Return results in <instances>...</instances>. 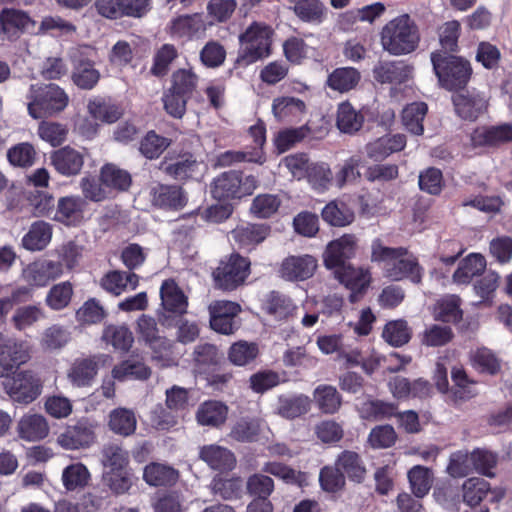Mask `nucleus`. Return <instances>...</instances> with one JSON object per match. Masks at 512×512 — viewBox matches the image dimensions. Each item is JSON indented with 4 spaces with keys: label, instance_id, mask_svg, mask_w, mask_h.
I'll list each match as a JSON object with an SVG mask.
<instances>
[{
    "label": "nucleus",
    "instance_id": "nucleus-1",
    "mask_svg": "<svg viewBox=\"0 0 512 512\" xmlns=\"http://www.w3.org/2000/svg\"><path fill=\"white\" fill-rule=\"evenodd\" d=\"M371 261L378 263L383 276L392 281L408 278L418 284L422 280L423 269L417 258L404 247H387L376 239L371 245Z\"/></svg>",
    "mask_w": 512,
    "mask_h": 512
},
{
    "label": "nucleus",
    "instance_id": "nucleus-2",
    "mask_svg": "<svg viewBox=\"0 0 512 512\" xmlns=\"http://www.w3.org/2000/svg\"><path fill=\"white\" fill-rule=\"evenodd\" d=\"M420 41L419 27L409 14L391 19L380 31L381 47L392 56H404L415 52Z\"/></svg>",
    "mask_w": 512,
    "mask_h": 512
},
{
    "label": "nucleus",
    "instance_id": "nucleus-3",
    "mask_svg": "<svg viewBox=\"0 0 512 512\" xmlns=\"http://www.w3.org/2000/svg\"><path fill=\"white\" fill-rule=\"evenodd\" d=\"M273 29L263 22H253L239 35L236 63L247 67L271 54Z\"/></svg>",
    "mask_w": 512,
    "mask_h": 512
},
{
    "label": "nucleus",
    "instance_id": "nucleus-4",
    "mask_svg": "<svg viewBox=\"0 0 512 512\" xmlns=\"http://www.w3.org/2000/svg\"><path fill=\"white\" fill-rule=\"evenodd\" d=\"M26 99L28 113L34 119L47 118L60 113L69 103L66 92L56 84H32Z\"/></svg>",
    "mask_w": 512,
    "mask_h": 512
},
{
    "label": "nucleus",
    "instance_id": "nucleus-5",
    "mask_svg": "<svg viewBox=\"0 0 512 512\" xmlns=\"http://www.w3.org/2000/svg\"><path fill=\"white\" fill-rule=\"evenodd\" d=\"M433 70L441 87L453 91L463 89L472 74V68L466 59L442 51L431 53Z\"/></svg>",
    "mask_w": 512,
    "mask_h": 512
},
{
    "label": "nucleus",
    "instance_id": "nucleus-6",
    "mask_svg": "<svg viewBox=\"0 0 512 512\" xmlns=\"http://www.w3.org/2000/svg\"><path fill=\"white\" fill-rule=\"evenodd\" d=\"M357 241L355 236L345 234L338 239L331 241L323 254L324 265L328 269L335 270V276L346 285L357 278L358 273L348 263L355 255Z\"/></svg>",
    "mask_w": 512,
    "mask_h": 512
},
{
    "label": "nucleus",
    "instance_id": "nucleus-7",
    "mask_svg": "<svg viewBox=\"0 0 512 512\" xmlns=\"http://www.w3.org/2000/svg\"><path fill=\"white\" fill-rule=\"evenodd\" d=\"M250 262L239 254H231L222 260L213 272L215 286L232 291L242 285L249 275Z\"/></svg>",
    "mask_w": 512,
    "mask_h": 512
},
{
    "label": "nucleus",
    "instance_id": "nucleus-8",
    "mask_svg": "<svg viewBox=\"0 0 512 512\" xmlns=\"http://www.w3.org/2000/svg\"><path fill=\"white\" fill-rule=\"evenodd\" d=\"M3 388L14 402L29 404L41 394L42 383L35 373L25 370L5 379Z\"/></svg>",
    "mask_w": 512,
    "mask_h": 512
},
{
    "label": "nucleus",
    "instance_id": "nucleus-9",
    "mask_svg": "<svg viewBox=\"0 0 512 512\" xmlns=\"http://www.w3.org/2000/svg\"><path fill=\"white\" fill-rule=\"evenodd\" d=\"M452 102L457 116L472 122L487 112L489 96L476 89L461 90L452 96Z\"/></svg>",
    "mask_w": 512,
    "mask_h": 512
},
{
    "label": "nucleus",
    "instance_id": "nucleus-10",
    "mask_svg": "<svg viewBox=\"0 0 512 512\" xmlns=\"http://www.w3.org/2000/svg\"><path fill=\"white\" fill-rule=\"evenodd\" d=\"M241 307L236 302L217 300L209 305L210 326L221 334L229 335L239 328L237 316Z\"/></svg>",
    "mask_w": 512,
    "mask_h": 512
},
{
    "label": "nucleus",
    "instance_id": "nucleus-11",
    "mask_svg": "<svg viewBox=\"0 0 512 512\" xmlns=\"http://www.w3.org/2000/svg\"><path fill=\"white\" fill-rule=\"evenodd\" d=\"M166 30L172 38L191 41L205 36L207 24L202 14H185L173 18Z\"/></svg>",
    "mask_w": 512,
    "mask_h": 512
},
{
    "label": "nucleus",
    "instance_id": "nucleus-12",
    "mask_svg": "<svg viewBox=\"0 0 512 512\" xmlns=\"http://www.w3.org/2000/svg\"><path fill=\"white\" fill-rule=\"evenodd\" d=\"M110 360L111 357L107 354L76 359L68 371V379L76 387L90 386L99 367L107 365Z\"/></svg>",
    "mask_w": 512,
    "mask_h": 512
},
{
    "label": "nucleus",
    "instance_id": "nucleus-13",
    "mask_svg": "<svg viewBox=\"0 0 512 512\" xmlns=\"http://www.w3.org/2000/svg\"><path fill=\"white\" fill-rule=\"evenodd\" d=\"M317 265L316 258L308 254L288 256L281 263L279 275L286 281H304L314 275Z\"/></svg>",
    "mask_w": 512,
    "mask_h": 512
},
{
    "label": "nucleus",
    "instance_id": "nucleus-14",
    "mask_svg": "<svg viewBox=\"0 0 512 512\" xmlns=\"http://www.w3.org/2000/svg\"><path fill=\"white\" fill-rule=\"evenodd\" d=\"M95 440V425L87 419L68 426L57 438V443L68 450L90 446Z\"/></svg>",
    "mask_w": 512,
    "mask_h": 512
},
{
    "label": "nucleus",
    "instance_id": "nucleus-15",
    "mask_svg": "<svg viewBox=\"0 0 512 512\" xmlns=\"http://www.w3.org/2000/svg\"><path fill=\"white\" fill-rule=\"evenodd\" d=\"M160 296L164 312L159 315V320L162 324L170 325L169 316L166 313L175 315H182L186 313L188 301L183 291L173 280H166L163 282L160 289Z\"/></svg>",
    "mask_w": 512,
    "mask_h": 512
},
{
    "label": "nucleus",
    "instance_id": "nucleus-16",
    "mask_svg": "<svg viewBox=\"0 0 512 512\" xmlns=\"http://www.w3.org/2000/svg\"><path fill=\"white\" fill-rule=\"evenodd\" d=\"M62 274V266L58 262L43 260L27 265L22 277L30 286L43 287Z\"/></svg>",
    "mask_w": 512,
    "mask_h": 512
},
{
    "label": "nucleus",
    "instance_id": "nucleus-17",
    "mask_svg": "<svg viewBox=\"0 0 512 512\" xmlns=\"http://www.w3.org/2000/svg\"><path fill=\"white\" fill-rule=\"evenodd\" d=\"M510 141L512 125L508 123L477 127L471 134V143L474 147L498 146Z\"/></svg>",
    "mask_w": 512,
    "mask_h": 512
},
{
    "label": "nucleus",
    "instance_id": "nucleus-18",
    "mask_svg": "<svg viewBox=\"0 0 512 512\" xmlns=\"http://www.w3.org/2000/svg\"><path fill=\"white\" fill-rule=\"evenodd\" d=\"M151 203L162 209L179 210L187 202L186 195L177 185L156 184L150 189Z\"/></svg>",
    "mask_w": 512,
    "mask_h": 512
},
{
    "label": "nucleus",
    "instance_id": "nucleus-19",
    "mask_svg": "<svg viewBox=\"0 0 512 512\" xmlns=\"http://www.w3.org/2000/svg\"><path fill=\"white\" fill-rule=\"evenodd\" d=\"M29 355L22 343L7 340L0 346V378L7 379L14 369L25 363Z\"/></svg>",
    "mask_w": 512,
    "mask_h": 512
},
{
    "label": "nucleus",
    "instance_id": "nucleus-20",
    "mask_svg": "<svg viewBox=\"0 0 512 512\" xmlns=\"http://www.w3.org/2000/svg\"><path fill=\"white\" fill-rule=\"evenodd\" d=\"M412 70L413 67L403 61H382L374 67L373 76L382 84H401L410 78Z\"/></svg>",
    "mask_w": 512,
    "mask_h": 512
},
{
    "label": "nucleus",
    "instance_id": "nucleus-21",
    "mask_svg": "<svg viewBox=\"0 0 512 512\" xmlns=\"http://www.w3.org/2000/svg\"><path fill=\"white\" fill-rule=\"evenodd\" d=\"M50 159L55 170L64 176L77 175L84 164L83 155L70 146L55 150Z\"/></svg>",
    "mask_w": 512,
    "mask_h": 512
},
{
    "label": "nucleus",
    "instance_id": "nucleus-22",
    "mask_svg": "<svg viewBox=\"0 0 512 512\" xmlns=\"http://www.w3.org/2000/svg\"><path fill=\"white\" fill-rule=\"evenodd\" d=\"M211 193L214 198L222 200L241 197V173L228 171L219 175L213 182Z\"/></svg>",
    "mask_w": 512,
    "mask_h": 512
},
{
    "label": "nucleus",
    "instance_id": "nucleus-23",
    "mask_svg": "<svg viewBox=\"0 0 512 512\" xmlns=\"http://www.w3.org/2000/svg\"><path fill=\"white\" fill-rule=\"evenodd\" d=\"M200 458L209 467L218 471H230L235 467L236 458L227 448L218 445L204 446L200 450Z\"/></svg>",
    "mask_w": 512,
    "mask_h": 512
},
{
    "label": "nucleus",
    "instance_id": "nucleus-24",
    "mask_svg": "<svg viewBox=\"0 0 512 512\" xmlns=\"http://www.w3.org/2000/svg\"><path fill=\"white\" fill-rule=\"evenodd\" d=\"M113 378L119 381L126 379L146 380L150 377L151 370L145 365L138 355H132L112 369Z\"/></svg>",
    "mask_w": 512,
    "mask_h": 512
},
{
    "label": "nucleus",
    "instance_id": "nucleus-25",
    "mask_svg": "<svg viewBox=\"0 0 512 512\" xmlns=\"http://www.w3.org/2000/svg\"><path fill=\"white\" fill-rule=\"evenodd\" d=\"M335 465L340 469L344 477L347 476L349 480L356 483L364 481L367 471L358 453L350 450L341 452L336 459Z\"/></svg>",
    "mask_w": 512,
    "mask_h": 512
},
{
    "label": "nucleus",
    "instance_id": "nucleus-26",
    "mask_svg": "<svg viewBox=\"0 0 512 512\" xmlns=\"http://www.w3.org/2000/svg\"><path fill=\"white\" fill-rule=\"evenodd\" d=\"M19 436L28 441H39L49 433V425L40 414L24 415L18 423Z\"/></svg>",
    "mask_w": 512,
    "mask_h": 512
},
{
    "label": "nucleus",
    "instance_id": "nucleus-27",
    "mask_svg": "<svg viewBox=\"0 0 512 512\" xmlns=\"http://www.w3.org/2000/svg\"><path fill=\"white\" fill-rule=\"evenodd\" d=\"M201 167L202 163L196 161L192 156L177 159L172 163L163 161L160 164V170L175 180L194 178L200 173Z\"/></svg>",
    "mask_w": 512,
    "mask_h": 512
},
{
    "label": "nucleus",
    "instance_id": "nucleus-28",
    "mask_svg": "<svg viewBox=\"0 0 512 512\" xmlns=\"http://www.w3.org/2000/svg\"><path fill=\"white\" fill-rule=\"evenodd\" d=\"M270 233L266 224H245L231 231L232 239L241 247L255 246L263 242Z\"/></svg>",
    "mask_w": 512,
    "mask_h": 512
},
{
    "label": "nucleus",
    "instance_id": "nucleus-29",
    "mask_svg": "<svg viewBox=\"0 0 512 512\" xmlns=\"http://www.w3.org/2000/svg\"><path fill=\"white\" fill-rule=\"evenodd\" d=\"M136 426L135 413L128 408H115L108 415V427L115 434L130 436L135 432Z\"/></svg>",
    "mask_w": 512,
    "mask_h": 512
},
{
    "label": "nucleus",
    "instance_id": "nucleus-30",
    "mask_svg": "<svg viewBox=\"0 0 512 512\" xmlns=\"http://www.w3.org/2000/svg\"><path fill=\"white\" fill-rule=\"evenodd\" d=\"M52 238V227L45 221L34 222L22 239V245L29 251L44 249Z\"/></svg>",
    "mask_w": 512,
    "mask_h": 512
},
{
    "label": "nucleus",
    "instance_id": "nucleus-31",
    "mask_svg": "<svg viewBox=\"0 0 512 512\" xmlns=\"http://www.w3.org/2000/svg\"><path fill=\"white\" fill-rule=\"evenodd\" d=\"M398 406L395 403L379 399L363 402L359 407L360 417L368 421H383L397 415Z\"/></svg>",
    "mask_w": 512,
    "mask_h": 512
},
{
    "label": "nucleus",
    "instance_id": "nucleus-32",
    "mask_svg": "<svg viewBox=\"0 0 512 512\" xmlns=\"http://www.w3.org/2000/svg\"><path fill=\"white\" fill-rule=\"evenodd\" d=\"M361 79L360 72L353 67H341L333 70L327 78V86L334 91L346 93L354 89Z\"/></svg>",
    "mask_w": 512,
    "mask_h": 512
},
{
    "label": "nucleus",
    "instance_id": "nucleus-33",
    "mask_svg": "<svg viewBox=\"0 0 512 512\" xmlns=\"http://www.w3.org/2000/svg\"><path fill=\"white\" fill-rule=\"evenodd\" d=\"M486 268L484 256L477 253L469 254L460 261L458 268L452 278L457 284H468L472 278L482 273Z\"/></svg>",
    "mask_w": 512,
    "mask_h": 512
},
{
    "label": "nucleus",
    "instance_id": "nucleus-34",
    "mask_svg": "<svg viewBox=\"0 0 512 512\" xmlns=\"http://www.w3.org/2000/svg\"><path fill=\"white\" fill-rule=\"evenodd\" d=\"M228 408L219 401H206L202 403L196 413L199 424L211 427H219L227 419Z\"/></svg>",
    "mask_w": 512,
    "mask_h": 512
},
{
    "label": "nucleus",
    "instance_id": "nucleus-35",
    "mask_svg": "<svg viewBox=\"0 0 512 512\" xmlns=\"http://www.w3.org/2000/svg\"><path fill=\"white\" fill-rule=\"evenodd\" d=\"M489 494L492 495V501L498 499V496L491 491L490 484L483 478H469L463 484V500L471 507L480 504ZM502 496L503 494H500L499 498Z\"/></svg>",
    "mask_w": 512,
    "mask_h": 512
},
{
    "label": "nucleus",
    "instance_id": "nucleus-36",
    "mask_svg": "<svg viewBox=\"0 0 512 512\" xmlns=\"http://www.w3.org/2000/svg\"><path fill=\"white\" fill-rule=\"evenodd\" d=\"M363 123V114L357 111L349 102L339 104L336 125L341 132L354 134L362 128Z\"/></svg>",
    "mask_w": 512,
    "mask_h": 512
},
{
    "label": "nucleus",
    "instance_id": "nucleus-37",
    "mask_svg": "<svg viewBox=\"0 0 512 512\" xmlns=\"http://www.w3.org/2000/svg\"><path fill=\"white\" fill-rule=\"evenodd\" d=\"M310 406L311 400L306 395L281 396L278 399L277 413L283 418L295 419L306 414Z\"/></svg>",
    "mask_w": 512,
    "mask_h": 512
},
{
    "label": "nucleus",
    "instance_id": "nucleus-38",
    "mask_svg": "<svg viewBox=\"0 0 512 512\" xmlns=\"http://www.w3.org/2000/svg\"><path fill=\"white\" fill-rule=\"evenodd\" d=\"M85 200L79 196H67L58 200L55 219L65 224H71L82 217Z\"/></svg>",
    "mask_w": 512,
    "mask_h": 512
},
{
    "label": "nucleus",
    "instance_id": "nucleus-39",
    "mask_svg": "<svg viewBox=\"0 0 512 512\" xmlns=\"http://www.w3.org/2000/svg\"><path fill=\"white\" fill-rule=\"evenodd\" d=\"M191 356L193 367L199 373L218 365L221 358L218 348L211 343H199L194 347Z\"/></svg>",
    "mask_w": 512,
    "mask_h": 512
},
{
    "label": "nucleus",
    "instance_id": "nucleus-40",
    "mask_svg": "<svg viewBox=\"0 0 512 512\" xmlns=\"http://www.w3.org/2000/svg\"><path fill=\"white\" fill-rule=\"evenodd\" d=\"M100 72L95 69L90 60L80 59L75 61L72 72L73 83L80 89L90 90L98 83Z\"/></svg>",
    "mask_w": 512,
    "mask_h": 512
},
{
    "label": "nucleus",
    "instance_id": "nucleus-41",
    "mask_svg": "<svg viewBox=\"0 0 512 512\" xmlns=\"http://www.w3.org/2000/svg\"><path fill=\"white\" fill-rule=\"evenodd\" d=\"M469 359L473 368L480 373L496 375L501 370V360L492 350L486 347L471 351Z\"/></svg>",
    "mask_w": 512,
    "mask_h": 512
},
{
    "label": "nucleus",
    "instance_id": "nucleus-42",
    "mask_svg": "<svg viewBox=\"0 0 512 512\" xmlns=\"http://www.w3.org/2000/svg\"><path fill=\"white\" fill-rule=\"evenodd\" d=\"M314 401L325 414L336 413L342 404V397L334 386L319 385L313 392Z\"/></svg>",
    "mask_w": 512,
    "mask_h": 512
},
{
    "label": "nucleus",
    "instance_id": "nucleus-43",
    "mask_svg": "<svg viewBox=\"0 0 512 512\" xmlns=\"http://www.w3.org/2000/svg\"><path fill=\"white\" fill-rule=\"evenodd\" d=\"M143 478L151 486H169L178 480V472L168 465L151 463L145 467Z\"/></svg>",
    "mask_w": 512,
    "mask_h": 512
},
{
    "label": "nucleus",
    "instance_id": "nucleus-44",
    "mask_svg": "<svg viewBox=\"0 0 512 512\" xmlns=\"http://www.w3.org/2000/svg\"><path fill=\"white\" fill-rule=\"evenodd\" d=\"M101 463L103 472L125 469L129 464V452L118 444L109 443L102 448Z\"/></svg>",
    "mask_w": 512,
    "mask_h": 512
},
{
    "label": "nucleus",
    "instance_id": "nucleus-45",
    "mask_svg": "<svg viewBox=\"0 0 512 512\" xmlns=\"http://www.w3.org/2000/svg\"><path fill=\"white\" fill-rule=\"evenodd\" d=\"M0 23L2 30L11 36L14 35V30L26 31L34 26V22L27 13L10 8L1 11Z\"/></svg>",
    "mask_w": 512,
    "mask_h": 512
},
{
    "label": "nucleus",
    "instance_id": "nucleus-46",
    "mask_svg": "<svg viewBox=\"0 0 512 512\" xmlns=\"http://www.w3.org/2000/svg\"><path fill=\"white\" fill-rule=\"evenodd\" d=\"M90 477L91 475L87 467L80 462H76L63 469L61 479L67 491H76L87 486Z\"/></svg>",
    "mask_w": 512,
    "mask_h": 512
},
{
    "label": "nucleus",
    "instance_id": "nucleus-47",
    "mask_svg": "<svg viewBox=\"0 0 512 512\" xmlns=\"http://www.w3.org/2000/svg\"><path fill=\"white\" fill-rule=\"evenodd\" d=\"M427 110V105L423 102H414L407 105L402 112V121L406 129L414 135H422L424 131L423 120Z\"/></svg>",
    "mask_w": 512,
    "mask_h": 512
},
{
    "label": "nucleus",
    "instance_id": "nucleus-48",
    "mask_svg": "<svg viewBox=\"0 0 512 512\" xmlns=\"http://www.w3.org/2000/svg\"><path fill=\"white\" fill-rule=\"evenodd\" d=\"M305 110V103L295 97H278L273 100L272 112L276 119L286 120L301 115Z\"/></svg>",
    "mask_w": 512,
    "mask_h": 512
},
{
    "label": "nucleus",
    "instance_id": "nucleus-49",
    "mask_svg": "<svg viewBox=\"0 0 512 512\" xmlns=\"http://www.w3.org/2000/svg\"><path fill=\"white\" fill-rule=\"evenodd\" d=\"M70 338V332L65 327L52 325L42 333L40 345L44 351H56L64 348Z\"/></svg>",
    "mask_w": 512,
    "mask_h": 512
},
{
    "label": "nucleus",
    "instance_id": "nucleus-50",
    "mask_svg": "<svg viewBox=\"0 0 512 512\" xmlns=\"http://www.w3.org/2000/svg\"><path fill=\"white\" fill-rule=\"evenodd\" d=\"M138 331L145 342L155 349L157 345L162 346L165 351L169 349V341L158 335L157 324L154 318L142 315L137 321Z\"/></svg>",
    "mask_w": 512,
    "mask_h": 512
},
{
    "label": "nucleus",
    "instance_id": "nucleus-51",
    "mask_svg": "<svg viewBox=\"0 0 512 512\" xmlns=\"http://www.w3.org/2000/svg\"><path fill=\"white\" fill-rule=\"evenodd\" d=\"M462 318L460 298L449 295L438 301L435 307V319L446 323H457Z\"/></svg>",
    "mask_w": 512,
    "mask_h": 512
},
{
    "label": "nucleus",
    "instance_id": "nucleus-52",
    "mask_svg": "<svg viewBox=\"0 0 512 512\" xmlns=\"http://www.w3.org/2000/svg\"><path fill=\"white\" fill-rule=\"evenodd\" d=\"M408 479L414 495L424 497L431 489L433 483L432 472L424 466H414L408 472Z\"/></svg>",
    "mask_w": 512,
    "mask_h": 512
},
{
    "label": "nucleus",
    "instance_id": "nucleus-53",
    "mask_svg": "<svg viewBox=\"0 0 512 512\" xmlns=\"http://www.w3.org/2000/svg\"><path fill=\"white\" fill-rule=\"evenodd\" d=\"M102 339L121 351H128L134 342L133 334L127 327L115 325L105 328Z\"/></svg>",
    "mask_w": 512,
    "mask_h": 512
},
{
    "label": "nucleus",
    "instance_id": "nucleus-54",
    "mask_svg": "<svg viewBox=\"0 0 512 512\" xmlns=\"http://www.w3.org/2000/svg\"><path fill=\"white\" fill-rule=\"evenodd\" d=\"M451 378L454 383L451 393L455 400H468L477 394L474 388L475 383L468 379L466 372L462 368L454 367L451 371Z\"/></svg>",
    "mask_w": 512,
    "mask_h": 512
},
{
    "label": "nucleus",
    "instance_id": "nucleus-55",
    "mask_svg": "<svg viewBox=\"0 0 512 512\" xmlns=\"http://www.w3.org/2000/svg\"><path fill=\"white\" fill-rule=\"evenodd\" d=\"M101 181L110 190H127L131 185L130 174L113 164H107L101 169Z\"/></svg>",
    "mask_w": 512,
    "mask_h": 512
},
{
    "label": "nucleus",
    "instance_id": "nucleus-56",
    "mask_svg": "<svg viewBox=\"0 0 512 512\" xmlns=\"http://www.w3.org/2000/svg\"><path fill=\"white\" fill-rule=\"evenodd\" d=\"M171 144L169 138L149 131L141 140L139 151L147 159L158 158Z\"/></svg>",
    "mask_w": 512,
    "mask_h": 512
},
{
    "label": "nucleus",
    "instance_id": "nucleus-57",
    "mask_svg": "<svg viewBox=\"0 0 512 512\" xmlns=\"http://www.w3.org/2000/svg\"><path fill=\"white\" fill-rule=\"evenodd\" d=\"M44 312L36 305H27L15 310L11 323L18 331H24L44 318Z\"/></svg>",
    "mask_w": 512,
    "mask_h": 512
},
{
    "label": "nucleus",
    "instance_id": "nucleus-58",
    "mask_svg": "<svg viewBox=\"0 0 512 512\" xmlns=\"http://www.w3.org/2000/svg\"><path fill=\"white\" fill-rule=\"evenodd\" d=\"M262 471L278 477L288 484H296L301 487L306 483L305 473L296 471L282 463L267 462Z\"/></svg>",
    "mask_w": 512,
    "mask_h": 512
},
{
    "label": "nucleus",
    "instance_id": "nucleus-59",
    "mask_svg": "<svg viewBox=\"0 0 512 512\" xmlns=\"http://www.w3.org/2000/svg\"><path fill=\"white\" fill-rule=\"evenodd\" d=\"M262 471L278 477L288 484H296L301 487L306 483L305 473L296 471L282 463L267 462Z\"/></svg>",
    "mask_w": 512,
    "mask_h": 512
},
{
    "label": "nucleus",
    "instance_id": "nucleus-60",
    "mask_svg": "<svg viewBox=\"0 0 512 512\" xmlns=\"http://www.w3.org/2000/svg\"><path fill=\"white\" fill-rule=\"evenodd\" d=\"M259 350L255 343L238 341L228 351L229 361L236 366H245L256 359Z\"/></svg>",
    "mask_w": 512,
    "mask_h": 512
},
{
    "label": "nucleus",
    "instance_id": "nucleus-61",
    "mask_svg": "<svg viewBox=\"0 0 512 512\" xmlns=\"http://www.w3.org/2000/svg\"><path fill=\"white\" fill-rule=\"evenodd\" d=\"M178 49L173 44H163L154 55L151 73L155 76H164L168 73L170 65L178 57Z\"/></svg>",
    "mask_w": 512,
    "mask_h": 512
},
{
    "label": "nucleus",
    "instance_id": "nucleus-62",
    "mask_svg": "<svg viewBox=\"0 0 512 512\" xmlns=\"http://www.w3.org/2000/svg\"><path fill=\"white\" fill-rule=\"evenodd\" d=\"M362 159L358 155H353L346 159L335 175V183L338 188L344 187L346 184H354L361 178L359 166Z\"/></svg>",
    "mask_w": 512,
    "mask_h": 512
},
{
    "label": "nucleus",
    "instance_id": "nucleus-63",
    "mask_svg": "<svg viewBox=\"0 0 512 512\" xmlns=\"http://www.w3.org/2000/svg\"><path fill=\"white\" fill-rule=\"evenodd\" d=\"M294 308L292 300L280 292L272 291L267 296L265 309L270 315L278 319L288 317L293 312Z\"/></svg>",
    "mask_w": 512,
    "mask_h": 512
},
{
    "label": "nucleus",
    "instance_id": "nucleus-64",
    "mask_svg": "<svg viewBox=\"0 0 512 512\" xmlns=\"http://www.w3.org/2000/svg\"><path fill=\"white\" fill-rule=\"evenodd\" d=\"M382 337L390 345L399 347L410 340L411 333L406 321L395 320L385 325Z\"/></svg>",
    "mask_w": 512,
    "mask_h": 512
}]
</instances>
